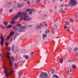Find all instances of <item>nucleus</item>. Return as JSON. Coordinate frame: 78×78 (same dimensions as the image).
Returning a JSON list of instances; mask_svg holds the SVG:
<instances>
[{
  "label": "nucleus",
  "instance_id": "obj_1",
  "mask_svg": "<svg viewBox=\"0 0 78 78\" xmlns=\"http://www.w3.org/2000/svg\"><path fill=\"white\" fill-rule=\"evenodd\" d=\"M27 14V13L26 12L22 13H18L17 15L15 16L14 17L12 18V20L10 22V23L14 24L15 23L14 20H17V19L18 18V17H20V20H21L22 19L24 21H29L31 20V18H29L28 16H26Z\"/></svg>",
  "mask_w": 78,
  "mask_h": 78
},
{
  "label": "nucleus",
  "instance_id": "obj_2",
  "mask_svg": "<svg viewBox=\"0 0 78 78\" xmlns=\"http://www.w3.org/2000/svg\"><path fill=\"white\" fill-rule=\"evenodd\" d=\"M11 54L9 52H7V54H6L5 56L8 59L9 61V65L11 66L13 64V62H14L15 60V58L13 56H11L10 57V55ZM11 59L12 60V61H11Z\"/></svg>",
  "mask_w": 78,
  "mask_h": 78
},
{
  "label": "nucleus",
  "instance_id": "obj_3",
  "mask_svg": "<svg viewBox=\"0 0 78 78\" xmlns=\"http://www.w3.org/2000/svg\"><path fill=\"white\" fill-rule=\"evenodd\" d=\"M4 72L5 73V76H6V77H8V76L9 75H12V73H13V70H12V68H10L9 69L10 72L9 73H8V72H7V69H6L5 67H4Z\"/></svg>",
  "mask_w": 78,
  "mask_h": 78
},
{
  "label": "nucleus",
  "instance_id": "obj_4",
  "mask_svg": "<svg viewBox=\"0 0 78 78\" xmlns=\"http://www.w3.org/2000/svg\"><path fill=\"white\" fill-rule=\"evenodd\" d=\"M39 77L40 78H48V76L47 73H42L40 74Z\"/></svg>",
  "mask_w": 78,
  "mask_h": 78
},
{
  "label": "nucleus",
  "instance_id": "obj_5",
  "mask_svg": "<svg viewBox=\"0 0 78 78\" xmlns=\"http://www.w3.org/2000/svg\"><path fill=\"white\" fill-rule=\"evenodd\" d=\"M77 3V2L75 0H70V2H68V5H70L72 7L73 6H75Z\"/></svg>",
  "mask_w": 78,
  "mask_h": 78
},
{
  "label": "nucleus",
  "instance_id": "obj_6",
  "mask_svg": "<svg viewBox=\"0 0 78 78\" xmlns=\"http://www.w3.org/2000/svg\"><path fill=\"white\" fill-rule=\"evenodd\" d=\"M28 27L27 26H21L20 27V30H18L19 32H25V28H27Z\"/></svg>",
  "mask_w": 78,
  "mask_h": 78
},
{
  "label": "nucleus",
  "instance_id": "obj_7",
  "mask_svg": "<svg viewBox=\"0 0 78 78\" xmlns=\"http://www.w3.org/2000/svg\"><path fill=\"white\" fill-rule=\"evenodd\" d=\"M12 5V2H8L5 4V8H10Z\"/></svg>",
  "mask_w": 78,
  "mask_h": 78
},
{
  "label": "nucleus",
  "instance_id": "obj_8",
  "mask_svg": "<svg viewBox=\"0 0 78 78\" xmlns=\"http://www.w3.org/2000/svg\"><path fill=\"white\" fill-rule=\"evenodd\" d=\"M44 26L42 24V23H40L39 24H37L36 26V29L37 30H39V29H41L42 27H43Z\"/></svg>",
  "mask_w": 78,
  "mask_h": 78
},
{
  "label": "nucleus",
  "instance_id": "obj_9",
  "mask_svg": "<svg viewBox=\"0 0 78 78\" xmlns=\"http://www.w3.org/2000/svg\"><path fill=\"white\" fill-rule=\"evenodd\" d=\"M28 11H29V14H30H30L31 15V14H32V12L34 11V9H32L30 10V9H28L27 10L26 12H28Z\"/></svg>",
  "mask_w": 78,
  "mask_h": 78
},
{
  "label": "nucleus",
  "instance_id": "obj_10",
  "mask_svg": "<svg viewBox=\"0 0 78 78\" xmlns=\"http://www.w3.org/2000/svg\"><path fill=\"white\" fill-rule=\"evenodd\" d=\"M1 39V41H0V44L1 45H3V40H4V38L3 36H2L0 37Z\"/></svg>",
  "mask_w": 78,
  "mask_h": 78
},
{
  "label": "nucleus",
  "instance_id": "obj_11",
  "mask_svg": "<svg viewBox=\"0 0 78 78\" xmlns=\"http://www.w3.org/2000/svg\"><path fill=\"white\" fill-rule=\"evenodd\" d=\"M52 27L53 29L54 30H57L58 28V27H57V25L56 24H53L52 25Z\"/></svg>",
  "mask_w": 78,
  "mask_h": 78
},
{
  "label": "nucleus",
  "instance_id": "obj_12",
  "mask_svg": "<svg viewBox=\"0 0 78 78\" xmlns=\"http://www.w3.org/2000/svg\"><path fill=\"white\" fill-rule=\"evenodd\" d=\"M13 29L15 31H19V27L18 26H15L13 28Z\"/></svg>",
  "mask_w": 78,
  "mask_h": 78
},
{
  "label": "nucleus",
  "instance_id": "obj_13",
  "mask_svg": "<svg viewBox=\"0 0 78 78\" xmlns=\"http://www.w3.org/2000/svg\"><path fill=\"white\" fill-rule=\"evenodd\" d=\"M23 56V57L25 58V59H29V56L28 55H24Z\"/></svg>",
  "mask_w": 78,
  "mask_h": 78
},
{
  "label": "nucleus",
  "instance_id": "obj_14",
  "mask_svg": "<svg viewBox=\"0 0 78 78\" xmlns=\"http://www.w3.org/2000/svg\"><path fill=\"white\" fill-rule=\"evenodd\" d=\"M18 75L19 76H23V74L21 72H19L18 73Z\"/></svg>",
  "mask_w": 78,
  "mask_h": 78
},
{
  "label": "nucleus",
  "instance_id": "obj_15",
  "mask_svg": "<svg viewBox=\"0 0 78 78\" xmlns=\"http://www.w3.org/2000/svg\"><path fill=\"white\" fill-rule=\"evenodd\" d=\"M51 74L55 73V70H54L53 69H51Z\"/></svg>",
  "mask_w": 78,
  "mask_h": 78
},
{
  "label": "nucleus",
  "instance_id": "obj_16",
  "mask_svg": "<svg viewBox=\"0 0 78 78\" xmlns=\"http://www.w3.org/2000/svg\"><path fill=\"white\" fill-rule=\"evenodd\" d=\"M14 32H11L9 34L10 36H14Z\"/></svg>",
  "mask_w": 78,
  "mask_h": 78
},
{
  "label": "nucleus",
  "instance_id": "obj_17",
  "mask_svg": "<svg viewBox=\"0 0 78 78\" xmlns=\"http://www.w3.org/2000/svg\"><path fill=\"white\" fill-rule=\"evenodd\" d=\"M72 68L73 69H75L76 68V66L75 65L73 64L72 65Z\"/></svg>",
  "mask_w": 78,
  "mask_h": 78
},
{
  "label": "nucleus",
  "instance_id": "obj_18",
  "mask_svg": "<svg viewBox=\"0 0 78 78\" xmlns=\"http://www.w3.org/2000/svg\"><path fill=\"white\" fill-rule=\"evenodd\" d=\"M45 38H47V35H46L45 34H43V40H44Z\"/></svg>",
  "mask_w": 78,
  "mask_h": 78
},
{
  "label": "nucleus",
  "instance_id": "obj_19",
  "mask_svg": "<svg viewBox=\"0 0 78 78\" xmlns=\"http://www.w3.org/2000/svg\"><path fill=\"white\" fill-rule=\"evenodd\" d=\"M59 62L60 63V64H62V63L63 62V59L60 58V59Z\"/></svg>",
  "mask_w": 78,
  "mask_h": 78
},
{
  "label": "nucleus",
  "instance_id": "obj_20",
  "mask_svg": "<svg viewBox=\"0 0 78 78\" xmlns=\"http://www.w3.org/2000/svg\"><path fill=\"white\" fill-rule=\"evenodd\" d=\"M3 23L5 25H8V23L6 22V21L4 22Z\"/></svg>",
  "mask_w": 78,
  "mask_h": 78
},
{
  "label": "nucleus",
  "instance_id": "obj_21",
  "mask_svg": "<svg viewBox=\"0 0 78 78\" xmlns=\"http://www.w3.org/2000/svg\"><path fill=\"white\" fill-rule=\"evenodd\" d=\"M50 31V30H47L45 32V33H46V34H47V33H48Z\"/></svg>",
  "mask_w": 78,
  "mask_h": 78
},
{
  "label": "nucleus",
  "instance_id": "obj_22",
  "mask_svg": "<svg viewBox=\"0 0 78 78\" xmlns=\"http://www.w3.org/2000/svg\"><path fill=\"white\" fill-rule=\"evenodd\" d=\"M78 50V47H76L74 48V51H77Z\"/></svg>",
  "mask_w": 78,
  "mask_h": 78
},
{
  "label": "nucleus",
  "instance_id": "obj_23",
  "mask_svg": "<svg viewBox=\"0 0 78 78\" xmlns=\"http://www.w3.org/2000/svg\"><path fill=\"white\" fill-rule=\"evenodd\" d=\"M14 9H16V6L15 5H13V7H12Z\"/></svg>",
  "mask_w": 78,
  "mask_h": 78
},
{
  "label": "nucleus",
  "instance_id": "obj_24",
  "mask_svg": "<svg viewBox=\"0 0 78 78\" xmlns=\"http://www.w3.org/2000/svg\"><path fill=\"white\" fill-rule=\"evenodd\" d=\"M15 47V46L14 45H12V51H14Z\"/></svg>",
  "mask_w": 78,
  "mask_h": 78
},
{
  "label": "nucleus",
  "instance_id": "obj_25",
  "mask_svg": "<svg viewBox=\"0 0 78 78\" xmlns=\"http://www.w3.org/2000/svg\"><path fill=\"white\" fill-rule=\"evenodd\" d=\"M52 77H55L56 78H59V77L58 76L56 75H54L52 76Z\"/></svg>",
  "mask_w": 78,
  "mask_h": 78
},
{
  "label": "nucleus",
  "instance_id": "obj_26",
  "mask_svg": "<svg viewBox=\"0 0 78 78\" xmlns=\"http://www.w3.org/2000/svg\"><path fill=\"white\" fill-rule=\"evenodd\" d=\"M70 29V27H66V30H68V31H69Z\"/></svg>",
  "mask_w": 78,
  "mask_h": 78
},
{
  "label": "nucleus",
  "instance_id": "obj_27",
  "mask_svg": "<svg viewBox=\"0 0 78 78\" xmlns=\"http://www.w3.org/2000/svg\"><path fill=\"white\" fill-rule=\"evenodd\" d=\"M65 23H66V25H69L70 24V23L68 21H66L65 22Z\"/></svg>",
  "mask_w": 78,
  "mask_h": 78
},
{
  "label": "nucleus",
  "instance_id": "obj_28",
  "mask_svg": "<svg viewBox=\"0 0 78 78\" xmlns=\"http://www.w3.org/2000/svg\"><path fill=\"white\" fill-rule=\"evenodd\" d=\"M17 6L18 8H20L22 6V5L21 4H18L17 5Z\"/></svg>",
  "mask_w": 78,
  "mask_h": 78
},
{
  "label": "nucleus",
  "instance_id": "obj_29",
  "mask_svg": "<svg viewBox=\"0 0 78 78\" xmlns=\"http://www.w3.org/2000/svg\"><path fill=\"white\" fill-rule=\"evenodd\" d=\"M12 27V25H11V26H10V25H9V26H8L7 28H11Z\"/></svg>",
  "mask_w": 78,
  "mask_h": 78
},
{
  "label": "nucleus",
  "instance_id": "obj_30",
  "mask_svg": "<svg viewBox=\"0 0 78 78\" xmlns=\"http://www.w3.org/2000/svg\"><path fill=\"white\" fill-rule=\"evenodd\" d=\"M18 65H19V64H18V63H15L14 64V66L15 67H17V66H18Z\"/></svg>",
  "mask_w": 78,
  "mask_h": 78
},
{
  "label": "nucleus",
  "instance_id": "obj_31",
  "mask_svg": "<svg viewBox=\"0 0 78 78\" xmlns=\"http://www.w3.org/2000/svg\"><path fill=\"white\" fill-rule=\"evenodd\" d=\"M7 49L8 51H10L11 50V48L10 47H8L7 48Z\"/></svg>",
  "mask_w": 78,
  "mask_h": 78
},
{
  "label": "nucleus",
  "instance_id": "obj_32",
  "mask_svg": "<svg viewBox=\"0 0 78 78\" xmlns=\"http://www.w3.org/2000/svg\"><path fill=\"white\" fill-rule=\"evenodd\" d=\"M21 25H22V24H17V26H16V27H18V28H19V27H21L20 26H21Z\"/></svg>",
  "mask_w": 78,
  "mask_h": 78
},
{
  "label": "nucleus",
  "instance_id": "obj_33",
  "mask_svg": "<svg viewBox=\"0 0 78 78\" xmlns=\"http://www.w3.org/2000/svg\"><path fill=\"white\" fill-rule=\"evenodd\" d=\"M9 11L10 12H12L13 11V9H11L10 10H9Z\"/></svg>",
  "mask_w": 78,
  "mask_h": 78
},
{
  "label": "nucleus",
  "instance_id": "obj_34",
  "mask_svg": "<svg viewBox=\"0 0 78 78\" xmlns=\"http://www.w3.org/2000/svg\"><path fill=\"white\" fill-rule=\"evenodd\" d=\"M68 49L69 51H71V50H72V48L69 47H68Z\"/></svg>",
  "mask_w": 78,
  "mask_h": 78
},
{
  "label": "nucleus",
  "instance_id": "obj_35",
  "mask_svg": "<svg viewBox=\"0 0 78 78\" xmlns=\"http://www.w3.org/2000/svg\"><path fill=\"white\" fill-rule=\"evenodd\" d=\"M69 22L71 23L73 22V19H71L69 20Z\"/></svg>",
  "mask_w": 78,
  "mask_h": 78
},
{
  "label": "nucleus",
  "instance_id": "obj_36",
  "mask_svg": "<svg viewBox=\"0 0 78 78\" xmlns=\"http://www.w3.org/2000/svg\"><path fill=\"white\" fill-rule=\"evenodd\" d=\"M28 27L29 28H31V27H33V25H28Z\"/></svg>",
  "mask_w": 78,
  "mask_h": 78
},
{
  "label": "nucleus",
  "instance_id": "obj_37",
  "mask_svg": "<svg viewBox=\"0 0 78 78\" xmlns=\"http://www.w3.org/2000/svg\"><path fill=\"white\" fill-rule=\"evenodd\" d=\"M5 45H6V46H8V45H9V43L8 42L6 43V42H5Z\"/></svg>",
  "mask_w": 78,
  "mask_h": 78
},
{
  "label": "nucleus",
  "instance_id": "obj_38",
  "mask_svg": "<svg viewBox=\"0 0 78 78\" xmlns=\"http://www.w3.org/2000/svg\"><path fill=\"white\" fill-rule=\"evenodd\" d=\"M30 56H33V55H34V52H31L30 53Z\"/></svg>",
  "mask_w": 78,
  "mask_h": 78
},
{
  "label": "nucleus",
  "instance_id": "obj_39",
  "mask_svg": "<svg viewBox=\"0 0 78 78\" xmlns=\"http://www.w3.org/2000/svg\"><path fill=\"white\" fill-rule=\"evenodd\" d=\"M72 62V59H70L68 60V62Z\"/></svg>",
  "mask_w": 78,
  "mask_h": 78
},
{
  "label": "nucleus",
  "instance_id": "obj_40",
  "mask_svg": "<svg viewBox=\"0 0 78 78\" xmlns=\"http://www.w3.org/2000/svg\"><path fill=\"white\" fill-rule=\"evenodd\" d=\"M17 37V35H15L13 37L14 38V39H13V40H15V39H16V37Z\"/></svg>",
  "mask_w": 78,
  "mask_h": 78
},
{
  "label": "nucleus",
  "instance_id": "obj_41",
  "mask_svg": "<svg viewBox=\"0 0 78 78\" xmlns=\"http://www.w3.org/2000/svg\"><path fill=\"white\" fill-rule=\"evenodd\" d=\"M41 2V0H36V3H39Z\"/></svg>",
  "mask_w": 78,
  "mask_h": 78
},
{
  "label": "nucleus",
  "instance_id": "obj_42",
  "mask_svg": "<svg viewBox=\"0 0 78 78\" xmlns=\"http://www.w3.org/2000/svg\"><path fill=\"white\" fill-rule=\"evenodd\" d=\"M22 52H23V53H24V52H25L26 51V50L25 49H23L22 50Z\"/></svg>",
  "mask_w": 78,
  "mask_h": 78
},
{
  "label": "nucleus",
  "instance_id": "obj_43",
  "mask_svg": "<svg viewBox=\"0 0 78 78\" xmlns=\"http://www.w3.org/2000/svg\"><path fill=\"white\" fill-rule=\"evenodd\" d=\"M70 70V69H69L67 71V75H69V71Z\"/></svg>",
  "mask_w": 78,
  "mask_h": 78
},
{
  "label": "nucleus",
  "instance_id": "obj_44",
  "mask_svg": "<svg viewBox=\"0 0 78 78\" xmlns=\"http://www.w3.org/2000/svg\"><path fill=\"white\" fill-rule=\"evenodd\" d=\"M75 56H76V57H78V53H76L75 54Z\"/></svg>",
  "mask_w": 78,
  "mask_h": 78
},
{
  "label": "nucleus",
  "instance_id": "obj_45",
  "mask_svg": "<svg viewBox=\"0 0 78 78\" xmlns=\"http://www.w3.org/2000/svg\"><path fill=\"white\" fill-rule=\"evenodd\" d=\"M10 36H8L7 37V39H9V38H10Z\"/></svg>",
  "mask_w": 78,
  "mask_h": 78
},
{
  "label": "nucleus",
  "instance_id": "obj_46",
  "mask_svg": "<svg viewBox=\"0 0 78 78\" xmlns=\"http://www.w3.org/2000/svg\"><path fill=\"white\" fill-rule=\"evenodd\" d=\"M62 12L63 13H66V11L63 10L62 11Z\"/></svg>",
  "mask_w": 78,
  "mask_h": 78
},
{
  "label": "nucleus",
  "instance_id": "obj_47",
  "mask_svg": "<svg viewBox=\"0 0 78 78\" xmlns=\"http://www.w3.org/2000/svg\"><path fill=\"white\" fill-rule=\"evenodd\" d=\"M68 6L66 4L65 5V8H66Z\"/></svg>",
  "mask_w": 78,
  "mask_h": 78
},
{
  "label": "nucleus",
  "instance_id": "obj_48",
  "mask_svg": "<svg viewBox=\"0 0 78 78\" xmlns=\"http://www.w3.org/2000/svg\"><path fill=\"white\" fill-rule=\"evenodd\" d=\"M27 4H28V5H30V2L29 1H27Z\"/></svg>",
  "mask_w": 78,
  "mask_h": 78
},
{
  "label": "nucleus",
  "instance_id": "obj_49",
  "mask_svg": "<svg viewBox=\"0 0 78 78\" xmlns=\"http://www.w3.org/2000/svg\"><path fill=\"white\" fill-rule=\"evenodd\" d=\"M38 19H42V17L41 16H39L38 17Z\"/></svg>",
  "mask_w": 78,
  "mask_h": 78
},
{
  "label": "nucleus",
  "instance_id": "obj_50",
  "mask_svg": "<svg viewBox=\"0 0 78 78\" xmlns=\"http://www.w3.org/2000/svg\"><path fill=\"white\" fill-rule=\"evenodd\" d=\"M64 29H67V27L66 26H65L64 27Z\"/></svg>",
  "mask_w": 78,
  "mask_h": 78
},
{
  "label": "nucleus",
  "instance_id": "obj_51",
  "mask_svg": "<svg viewBox=\"0 0 78 78\" xmlns=\"http://www.w3.org/2000/svg\"><path fill=\"white\" fill-rule=\"evenodd\" d=\"M0 27H1V28H3V25H1Z\"/></svg>",
  "mask_w": 78,
  "mask_h": 78
},
{
  "label": "nucleus",
  "instance_id": "obj_52",
  "mask_svg": "<svg viewBox=\"0 0 78 78\" xmlns=\"http://www.w3.org/2000/svg\"><path fill=\"white\" fill-rule=\"evenodd\" d=\"M74 16L75 17H78V15L76 14Z\"/></svg>",
  "mask_w": 78,
  "mask_h": 78
},
{
  "label": "nucleus",
  "instance_id": "obj_53",
  "mask_svg": "<svg viewBox=\"0 0 78 78\" xmlns=\"http://www.w3.org/2000/svg\"><path fill=\"white\" fill-rule=\"evenodd\" d=\"M62 8H61V9H60V12H62Z\"/></svg>",
  "mask_w": 78,
  "mask_h": 78
},
{
  "label": "nucleus",
  "instance_id": "obj_54",
  "mask_svg": "<svg viewBox=\"0 0 78 78\" xmlns=\"http://www.w3.org/2000/svg\"><path fill=\"white\" fill-rule=\"evenodd\" d=\"M56 8H57L56 6H55L54 8L55 9H56Z\"/></svg>",
  "mask_w": 78,
  "mask_h": 78
},
{
  "label": "nucleus",
  "instance_id": "obj_55",
  "mask_svg": "<svg viewBox=\"0 0 78 78\" xmlns=\"http://www.w3.org/2000/svg\"><path fill=\"white\" fill-rule=\"evenodd\" d=\"M44 26H46V27L48 26V25H47V24H44Z\"/></svg>",
  "mask_w": 78,
  "mask_h": 78
},
{
  "label": "nucleus",
  "instance_id": "obj_56",
  "mask_svg": "<svg viewBox=\"0 0 78 78\" xmlns=\"http://www.w3.org/2000/svg\"><path fill=\"white\" fill-rule=\"evenodd\" d=\"M64 6V5H60L61 7H62V6Z\"/></svg>",
  "mask_w": 78,
  "mask_h": 78
},
{
  "label": "nucleus",
  "instance_id": "obj_57",
  "mask_svg": "<svg viewBox=\"0 0 78 78\" xmlns=\"http://www.w3.org/2000/svg\"><path fill=\"white\" fill-rule=\"evenodd\" d=\"M49 11L50 12H52V11H53V10H50Z\"/></svg>",
  "mask_w": 78,
  "mask_h": 78
},
{
  "label": "nucleus",
  "instance_id": "obj_58",
  "mask_svg": "<svg viewBox=\"0 0 78 78\" xmlns=\"http://www.w3.org/2000/svg\"><path fill=\"white\" fill-rule=\"evenodd\" d=\"M2 14V11H0V15H1Z\"/></svg>",
  "mask_w": 78,
  "mask_h": 78
},
{
  "label": "nucleus",
  "instance_id": "obj_59",
  "mask_svg": "<svg viewBox=\"0 0 78 78\" xmlns=\"http://www.w3.org/2000/svg\"><path fill=\"white\" fill-rule=\"evenodd\" d=\"M70 69V72H72L71 70H72V69L71 68Z\"/></svg>",
  "mask_w": 78,
  "mask_h": 78
},
{
  "label": "nucleus",
  "instance_id": "obj_60",
  "mask_svg": "<svg viewBox=\"0 0 78 78\" xmlns=\"http://www.w3.org/2000/svg\"><path fill=\"white\" fill-rule=\"evenodd\" d=\"M21 62H21V61L18 62V63H20Z\"/></svg>",
  "mask_w": 78,
  "mask_h": 78
},
{
  "label": "nucleus",
  "instance_id": "obj_61",
  "mask_svg": "<svg viewBox=\"0 0 78 78\" xmlns=\"http://www.w3.org/2000/svg\"><path fill=\"white\" fill-rule=\"evenodd\" d=\"M52 1L53 2H55V0H53Z\"/></svg>",
  "mask_w": 78,
  "mask_h": 78
},
{
  "label": "nucleus",
  "instance_id": "obj_62",
  "mask_svg": "<svg viewBox=\"0 0 78 78\" xmlns=\"http://www.w3.org/2000/svg\"><path fill=\"white\" fill-rule=\"evenodd\" d=\"M63 0H60V2H62V1H63Z\"/></svg>",
  "mask_w": 78,
  "mask_h": 78
},
{
  "label": "nucleus",
  "instance_id": "obj_63",
  "mask_svg": "<svg viewBox=\"0 0 78 78\" xmlns=\"http://www.w3.org/2000/svg\"><path fill=\"white\" fill-rule=\"evenodd\" d=\"M22 58V57H19V59H21Z\"/></svg>",
  "mask_w": 78,
  "mask_h": 78
},
{
  "label": "nucleus",
  "instance_id": "obj_64",
  "mask_svg": "<svg viewBox=\"0 0 78 78\" xmlns=\"http://www.w3.org/2000/svg\"><path fill=\"white\" fill-rule=\"evenodd\" d=\"M69 78H72V77L71 76V77H69Z\"/></svg>",
  "mask_w": 78,
  "mask_h": 78
}]
</instances>
